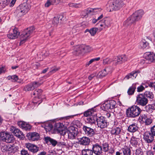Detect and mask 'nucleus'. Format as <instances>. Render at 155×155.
Masks as SVG:
<instances>
[{
  "mask_svg": "<svg viewBox=\"0 0 155 155\" xmlns=\"http://www.w3.org/2000/svg\"><path fill=\"white\" fill-rule=\"evenodd\" d=\"M141 109L136 105H133L128 108L126 110L127 117L130 118H135L140 115Z\"/></svg>",
  "mask_w": 155,
  "mask_h": 155,
  "instance_id": "nucleus-1",
  "label": "nucleus"
},
{
  "mask_svg": "<svg viewBox=\"0 0 155 155\" xmlns=\"http://www.w3.org/2000/svg\"><path fill=\"white\" fill-rule=\"evenodd\" d=\"M31 6L28 1L20 5L16 10V12L19 16H21L27 13L30 8Z\"/></svg>",
  "mask_w": 155,
  "mask_h": 155,
  "instance_id": "nucleus-2",
  "label": "nucleus"
},
{
  "mask_svg": "<svg viewBox=\"0 0 155 155\" xmlns=\"http://www.w3.org/2000/svg\"><path fill=\"white\" fill-rule=\"evenodd\" d=\"M35 28L33 27L28 28L24 30L20 35V44L24 43L33 33Z\"/></svg>",
  "mask_w": 155,
  "mask_h": 155,
  "instance_id": "nucleus-3",
  "label": "nucleus"
},
{
  "mask_svg": "<svg viewBox=\"0 0 155 155\" xmlns=\"http://www.w3.org/2000/svg\"><path fill=\"white\" fill-rule=\"evenodd\" d=\"M0 139L1 140L7 143H13L15 140L13 135L7 132H0Z\"/></svg>",
  "mask_w": 155,
  "mask_h": 155,
  "instance_id": "nucleus-4",
  "label": "nucleus"
},
{
  "mask_svg": "<svg viewBox=\"0 0 155 155\" xmlns=\"http://www.w3.org/2000/svg\"><path fill=\"white\" fill-rule=\"evenodd\" d=\"M92 50L91 48L89 46L78 45L76 47L73 53L74 55H78L83 52H88Z\"/></svg>",
  "mask_w": 155,
  "mask_h": 155,
  "instance_id": "nucleus-5",
  "label": "nucleus"
},
{
  "mask_svg": "<svg viewBox=\"0 0 155 155\" xmlns=\"http://www.w3.org/2000/svg\"><path fill=\"white\" fill-rule=\"evenodd\" d=\"M125 5L123 0H115L110 2V7L112 10L117 11Z\"/></svg>",
  "mask_w": 155,
  "mask_h": 155,
  "instance_id": "nucleus-6",
  "label": "nucleus"
},
{
  "mask_svg": "<svg viewBox=\"0 0 155 155\" xmlns=\"http://www.w3.org/2000/svg\"><path fill=\"white\" fill-rule=\"evenodd\" d=\"M78 134V129L73 126H71L66 130L65 135L67 134L68 138L73 139L75 138Z\"/></svg>",
  "mask_w": 155,
  "mask_h": 155,
  "instance_id": "nucleus-7",
  "label": "nucleus"
},
{
  "mask_svg": "<svg viewBox=\"0 0 155 155\" xmlns=\"http://www.w3.org/2000/svg\"><path fill=\"white\" fill-rule=\"evenodd\" d=\"M136 101L138 105L144 106L147 104L148 100L143 94H140L137 95Z\"/></svg>",
  "mask_w": 155,
  "mask_h": 155,
  "instance_id": "nucleus-8",
  "label": "nucleus"
},
{
  "mask_svg": "<svg viewBox=\"0 0 155 155\" xmlns=\"http://www.w3.org/2000/svg\"><path fill=\"white\" fill-rule=\"evenodd\" d=\"M96 122L98 127L101 128H104L107 126V122L106 118L103 116L97 117Z\"/></svg>",
  "mask_w": 155,
  "mask_h": 155,
  "instance_id": "nucleus-9",
  "label": "nucleus"
},
{
  "mask_svg": "<svg viewBox=\"0 0 155 155\" xmlns=\"http://www.w3.org/2000/svg\"><path fill=\"white\" fill-rule=\"evenodd\" d=\"M54 130H56L58 133L60 134L64 135L66 130L64 129V125L62 123H57L54 124Z\"/></svg>",
  "mask_w": 155,
  "mask_h": 155,
  "instance_id": "nucleus-10",
  "label": "nucleus"
},
{
  "mask_svg": "<svg viewBox=\"0 0 155 155\" xmlns=\"http://www.w3.org/2000/svg\"><path fill=\"white\" fill-rule=\"evenodd\" d=\"M127 60V58L125 55L118 56L113 58V60L115 62V65L121 64Z\"/></svg>",
  "mask_w": 155,
  "mask_h": 155,
  "instance_id": "nucleus-11",
  "label": "nucleus"
},
{
  "mask_svg": "<svg viewBox=\"0 0 155 155\" xmlns=\"http://www.w3.org/2000/svg\"><path fill=\"white\" fill-rule=\"evenodd\" d=\"M1 150L2 152L9 151L11 153L15 152L16 150V148L14 144H8L2 146Z\"/></svg>",
  "mask_w": 155,
  "mask_h": 155,
  "instance_id": "nucleus-12",
  "label": "nucleus"
},
{
  "mask_svg": "<svg viewBox=\"0 0 155 155\" xmlns=\"http://www.w3.org/2000/svg\"><path fill=\"white\" fill-rule=\"evenodd\" d=\"M144 57L149 62L151 63L155 62V54L153 52H146L144 54Z\"/></svg>",
  "mask_w": 155,
  "mask_h": 155,
  "instance_id": "nucleus-13",
  "label": "nucleus"
},
{
  "mask_svg": "<svg viewBox=\"0 0 155 155\" xmlns=\"http://www.w3.org/2000/svg\"><path fill=\"white\" fill-rule=\"evenodd\" d=\"M92 150L96 155H101L103 153L102 146L97 143L93 145Z\"/></svg>",
  "mask_w": 155,
  "mask_h": 155,
  "instance_id": "nucleus-14",
  "label": "nucleus"
},
{
  "mask_svg": "<svg viewBox=\"0 0 155 155\" xmlns=\"http://www.w3.org/2000/svg\"><path fill=\"white\" fill-rule=\"evenodd\" d=\"M143 139L147 143H152L154 140V136L150 132H145L143 135Z\"/></svg>",
  "mask_w": 155,
  "mask_h": 155,
  "instance_id": "nucleus-15",
  "label": "nucleus"
},
{
  "mask_svg": "<svg viewBox=\"0 0 155 155\" xmlns=\"http://www.w3.org/2000/svg\"><path fill=\"white\" fill-rule=\"evenodd\" d=\"M83 129L85 134L89 137H92L95 134V132L94 130L87 126L84 125L83 126Z\"/></svg>",
  "mask_w": 155,
  "mask_h": 155,
  "instance_id": "nucleus-16",
  "label": "nucleus"
},
{
  "mask_svg": "<svg viewBox=\"0 0 155 155\" xmlns=\"http://www.w3.org/2000/svg\"><path fill=\"white\" fill-rule=\"evenodd\" d=\"M100 26L104 27V28H107L110 27L111 24V20L107 18H104L101 21H99Z\"/></svg>",
  "mask_w": 155,
  "mask_h": 155,
  "instance_id": "nucleus-17",
  "label": "nucleus"
},
{
  "mask_svg": "<svg viewBox=\"0 0 155 155\" xmlns=\"http://www.w3.org/2000/svg\"><path fill=\"white\" fill-rule=\"evenodd\" d=\"M12 132L18 138L23 139L25 138V136L23 133L18 129L12 127Z\"/></svg>",
  "mask_w": 155,
  "mask_h": 155,
  "instance_id": "nucleus-18",
  "label": "nucleus"
},
{
  "mask_svg": "<svg viewBox=\"0 0 155 155\" xmlns=\"http://www.w3.org/2000/svg\"><path fill=\"white\" fill-rule=\"evenodd\" d=\"M26 147L31 152L36 153L38 150L39 148L35 145L30 143H26L25 144Z\"/></svg>",
  "mask_w": 155,
  "mask_h": 155,
  "instance_id": "nucleus-19",
  "label": "nucleus"
},
{
  "mask_svg": "<svg viewBox=\"0 0 155 155\" xmlns=\"http://www.w3.org/2000/svg\"><path fill=\"white\" fill-rule=\"evenodd\" d=\"M144 14L143 10H140L136 11L131 15L134 19H135L136 21L140 20L142 18Z\"/></svg>",
  "mask_w": 155,
  "mask_h": 155,
  "instance_id": "nucleus-20",
  "label": "nucleus"
},
{
  "mask_svg": "<svg viewBox=\"0 0 155 155\" xmlns=\"http://www.w3.org/2000/svg\"><path fill=\"white\" fill-rule=\"evenodd\" d=\"M28 139L32 141L37 140L40 138L39 134L36 132L29 133L27 134Z\"/></svg>",
  "mask_w": 155,
  "mask_h": 155,
  "instance_id": "nucleus-21",
  "label": "nucleus"
},
{
  "mask_svg": "<svg viewBox=\"0 0 155 155\" xmlns=\"http://www.w3.org/2000/svg\"><path fill=\"white\" fill-rule=\"evenodd\" d=\"M19 126L22 129L25 130H30L32 126L29 124L24 122L20 121L18 123Z\"/></svg>",
  "mask_w": 155,
  "mask_h": 155,
  "instance_id": "nucleus-22",
  "label": "nucleus"
},
{
  "mask_svg": "<svg viewBox=\"0 0 155 155\" xmlns=\"http://www.w3.org/2000/svg\"><path fill=\"white\" fill-rule=\"evenodd\" d=\"M110 71L109 68H106L104 70L100 71L97 74V78H102L107 74Z\"/></svg>",
  "mask_w": 155,
  "mask_h": 155,
  "instance_id": "nucleus-23",
  "label": "nucleus"
},
{
  "mask_svg": "<svg viewBox=\"0 0 155 155\" xmlns=\"http://www.w3.org/2000/svg\"><path fill=\"white\" fill-rule=\"evenodd\" d=\"M19 35L18 29L15 28L13 30L12 33L8 34L7 36L8 38L13 39L17 38Z\"/></svg>",
  "mask_w": 155,
  "mask_h": 155,
  "instance_id": "nucleus-24",
  "label": "nucleus"
},
{
  "mask_svg": "<svg viewBox=\"0 0 155 155\" xmlns=\"http://www.w3.org/2000/svg\"><path fill=\"white\" fill-rule=\"evenodd\" d=\"M148 39L147 38L146 39H143L140 43V46L141 49H143L149 47V43L148 42Z\"/></svg>",
  "mask_w": 155,
  "mask_h": 155,
  "instance_id": "nucleus-25",
  "label": "nucleus"
},
{
  "mask_svg": "<svg viewBox=\"0 0 155 155\" xmlns=\"http://www.w3.org/2000/svg\"><path fill=\"white\" fill-rule=\"evenodd\" d=\"M136 21L132 15L129 17L124 23V25L125 26H128L134 24Z\"/></svg>",
  "mask_w": 155,
  "mask_h": 155,
  "instance_id": "nucleus-26",
  "label": "nucleus"
},
{
  "mask_svg": "<svg viewBox=\"0 0 155 155\" xmlns=\"http://www.w3.org/2000/svg\"><path fill=\"white\" fill-rule=\"evenodd\" d=\"M90 142V140L89 138L87 137H83L79 139L78 143L81 145H88Z\"/></svg>",
  "mask_w": 155,
  "mask_h": 155,
  "instance_id": "nucleus-27",
  "label": "nucleus"
},
{
  "mask_svg": "<svg viewBox=\"0 0 155 155\" xmlns=\"http://www.w3.org/2000/svg\"><path fill=\"white\" fill-rule=\"evenodd\" d=\"M41 126L44 127L46 131H50L53 128L52 123L50 122H47L43 124Z\"/></svg>",
  "mask_w": 155,
  "mask_h": 155,
  "instance_id": "nucleus-28",
  "label": "nucleus"
},
{
  "mask_svg": "<svg viewBox=\"0 0 155 155\" xmlns=\"http://www.w3.org/2000/svg\"><path fill=\"white\" fill-rule=\"evenodd\" d=\"M44 139L46 143H48L49 142H50V144H51L54 147L58 143V142L56 140L49 137H45Z\"/></svg>",
  "mask_w": 155,
  "mask_h": 155,
  "instance_id": "nucleus-29",
  "label": "nucleus"
},
{
  "mask_svg": "<svg viewBox=\"0 0 155 155\" xmlns=\"http://www.w3.org/2000/svg\"><path fill=\"white\" fill-rule=\"evenodd\" d=\"M97 117L95 116H92L87 117L86 120V122L88 124L92 125L95 123L96 121Z\"/></svg>",
  "mask_w": 155,
  "mask_h": 155,
  "instance_id": "nucleus-30",
  "label": "nucleus"
},
{
  "mask_svg": "<svg viewBox=\"0 0 155 155\" xmlns=\"http://www.w3.org/2000/svg\"><path fill=\"white\" fill-rule=\"evenodd\" d=\"M139 71L138 70L133 71L126 76L125 78L127 79L130 78H132V79H134L136 77L138 74L139 73Z\"/></svg>",
  "mask_w": 155,
  "mask_h": 155,
  "instance_id": "nucleus-31",
  "label": "nucleus"
},
{
  "mask_svg": "<svg viewBox=\"0 0 155 155\" xmlns=\"http://www.w3.org/2000/svg\"><path fill=\"white\" fill-rule=\"evenodd\" d=\"M138 127L135 124H132L128 127L127 130L130 132L134 133L137 131Z\"/></svg>",
  "mask_w": 155,
  "mask_h": 155,
  "instance_id": "nucleus-32",
  "label": "nucleus"
},
{
  "mask_svg": "<svg viewBox=\"0 0 155 155\" xmlns=\"http://www.w3.org/2000/svg\"><path fill=\"white\" fill-rule=\"evenodd\" d=\"M146 110L147 112H150L155 110V100L153 101V103L149 104L146 107Z\"/></svg>",
  "mask_w": 155,
  "mask_h": 155,
  "instance_id": "nucleus-33",
  "label": "nucleus"
},
{
  "mask_svg": "<svg viewBox=\"0 0 155 155\" xmlns=\"http://www.w3.org/2000/svg\"><path fill=\"white\" fill-rule=\"evenodd\" d=\"M137 84H133L130 87L127 91V93L129 95H133L135 91Z\"/></svg>",
  "mask_w": 155,
  "mask_h": 155,
  "instance_id": "nucleus-34",
  "label": "nucleus"
},
{
  "mask_svg": "<svg viewBox=\"0 0 155 155\" xmlns=\"http://www.w3.org/2000/svg\"><path fill=\"white\" fill-rule=\"evenodd\" d=\"M82 155H93V151L91 149L85 148L82 150Z\"/></svg>",
  "mask_w": 155,
  "mask_h": 155,
  "instance_id": "nucleus-35",
  "label": "nucleus"
},
{
  "mask_svg": "<svg viewBox=\"0 0 155 155\" xmlns=\"http://www.w3.org/2000/svg\"><path fill=\"white\" fill-rule=\"evenodd\" d=\"M144 96L150 99H152L154 98V94L153 92L150 91H146L144 94Z\"/></svg>",
  "mask_w": 155,
  "mask_h": 155,
  "instance_id": "nucleus-36",
  "label": "nucleus"
},
{
  "mask_svg": "<svg viewBox=\"0 0 155 155\" xmlns=\"http://www.w3.org/2000/svg\"><path fill=\"white\" fill-rule=\"evenodd\" d=\"M109 104L108 101L105 102L101 105V108L104 110L107 111L110 109Z\"/></svg>",
  "mask_w": 155,
  "mask_h": 155,
  "instance_id": "nucleus-37",
  "label": "nucleus"
},
{
  "mask_svg": "<svg viewBox=\"0 0 155 155\" xmlns=\"http://www.w3.org/2000/svg\"><path fill=\"white\" fill-rule=\"evenodd\" d=\"M93 8H89L85 10L84 11L82 12L81 13L82 15H83L84 16L89 14L93 15Z\"/></svg>",
  "mask_w": 155,
  "mask_h": 155,
  "instance_id": "nucleus-38",
  "label": "nucleus"
},
{
  "mask_svg": "<svg viewBox=\"0 0 155 155\" xmlns=\"http://www.w3.org/2000/svg\"><path fill=\"white\" fill-rule=\"evenodd\" d=\"M124 155H133L131 153V151L130 148L125 147L122 149Z\"/></svg>",
  "mask_w": 155,
  "mask_h": 155,
  "instance_id": "nucleus-39",
  "label": "nucleus"
},
{
  "mask_svg": "<svg viewBox=\"0 0 155 155\" xmlns=\"http://www.w3.org/2000/svg\"><path fill=\"white\" fill-rule=\"evenodd\" d=\"M94 112V110L93 108L89 109L84 112V116L86 117L90 116L93 114Z\"/></svg>",
  "mask_w": 155,
  "mask_h": 155,
  "instance_id": "nucleus-40",
  "label": "nucleus"
},
{
  "mask_svg": "<svg viewBox=\"0 0 155 155\" xmlns=\"http://www.w3.org/2000/svg\"><path fill=\"white\" fill-rule=\"evenodd\" d=\"M120 127H117L116 128L112 129L111 131V133L112 134L117 135L119 134L121 132Z\"/></svg>",
  "mask_w": 155,
  "mask_h": 155,
  "instance_id": "nucleus-41",
  "label": "nucleus"
},
{
  "mask_svg": "<svg viewBox=\"0 0 155 155\" xmlns=\"http://www.w3.org/2000/svg\"><path fill=\"white\" fill-rule=\"evenodd\" d=\"M139 140V139L133 137L131 139L130 143L133 146H135L138 144Z\"/></svg>",
  "mask_w": 155,
  "mask_h": 155,
  "instance_id": "nucleus-42",
  "label": "nucleus"
},
{
  "mask_svg": "<svg viewBox=\"0 0 155 155\" xmlns=\"http://www.w3.org/2000/svg\"><path fill=\"white\" fill-rule=\"evenodd\" d=\"M33 85L31 83L30 84L27 85L24 87V90L26 91H29L34 90V87H33Z\"/></svg>",
  "mask_w": 155,
  "mask_h": 155,
  "instance_id": "nucleus-43",
  "label": "nucleus"
},
{
  "mask_svg": "<svg viewBox=\"0 0 155 155\" xmlns=\"http://www.w3.org/2000/svg\"><path fill=\"white\" fill-rule=\"evenodd\" d=\"M109 145L107 143H104L102 144V151H103L105 152H107L109 150Z\"/></svg>",
  "mask_w": 155,
  "mask_h": 155,
  "instance_id": "nucleus-44",
  "label": "nucleus"
},
{
  "mask_svg": "<svg viewBox=\"0 0 155 155\" xmlns=\"http://www.w3.org/2000/svg\"><path fill=\"white\" fill-rule=\"evenodd\" d=\"M110 106V109H114L116 107V103L114 100L108 101Z\"/></svg>",
  "mask_w": 155,
  "mask_h": 155,
  "instance_id": "nucleus-45",
  "label": "nucleus"
},
{
  "mask_svg": "<svg viewBox=\"0 0 155 155\" xmlns=\"http://www.w3.org/2000/svg\"><path fill=\"white\" fill-rule=\"evenodd\" d=\"M42 92V90L41 89H36L34 91L33 94L34 95H36L39 98L41 95Z\"/></svg>",
  "mask_w": 155,
  "mask_h": 155,
  "instance_id": "nucleus-46",
  "label": "nucleus"
},
{
  "mask_svg": "<svg viewBox=\"0 0 155 155\" xmlns=\"http://www.w3.org/2000/svg\"><path fill=\"white\" fill-rule=\"evenodd\" d=\"M7 78L8 80H11L12 81L14 82L17 81L18 79V77L15 75L8 76Z\"/></svg>",
  "mask_w": 155,
  "mask_h": 155,
  "instance_id": "nucleus-47",
  "label": "nucleus"
},
{
  "mask_svg": "<svg viewBox=\"0 0 155 155\" xmlns=\"http://www.w3.org/2000/svg\"><path fill=\"white\" fill-rule=\"evenodd\" d=\"M113 61V58L110 59L107 58L103 60V64H110L112 61Z\"/></svg>",
  "mask_w": 155,
  "mask_h": 155,
  "instance_id": "nucleus-48",
  "label": "nucleus"
},
{
  "mask_svg": "<svg viewBox=\"0 0 155 155\" xmlns=\"http://www.w3.org/2000/svg\"><path fill=\"white\" fill-rule=\"evenodd\" d=\"M59 22V18L58 16L55 17L54 18L52 23L54 25L56 26Z\"/></svg>",
  "mask_w": 155,
  "mask_h": 155,
  "instance_id": "nucleus-49",
  "label": "nucleus"
},
{
  "mask_svg": "<svg viewBox=\"0 0 155 155\" xmlns=\"http://www.w3.org/2000/svg\"><path fill=\"white\" fill-rule=\"evenodd\" d=\"M98 30L97 28H94L90 29V33L92 36L94 35Z\"/></svg>",
  "mask_w": 155,
  "mask_h": 155,
  "instance_id": "nucleus-50",
  "label": "nucleus"
},
{
  "mask_svg": "<svg viewBox=\"0 0 155 155\" xmlns=\"http://www.w3.org/2000/svg\"><path fill=\"white\" fill-rule=\"evenodd\" d=\"M147 117L145 114L141 115L140 116L138 120L140 121H142L144 122L145 121L146 119H147Z\"/></svg>",
  "mask_w": 155,
  "mask_h": 155,
  "instance_id": "nucleus-51",
  "label": "nucleus"
},
{
  "mask_svg": "<svg viewBox=\"0 0 155 155\" xmlns=\"http://www.w3.org/2000/svg\"><path fill=\"white\" fill-rule=\"evenodd\" d=\"M70 7L75 8H78L80 6V4H75L74 3H70L68 4Z\"/></svg>",
  "mask_w": 155,
  "mask_h": 155,
  "instance_id": "nucleus-52",
  "label": "nucleus"
},
{
  "mask_svg": "<svg viewBox=\"0 0 155 155\" xmlns=\"http://www.w3.org/2000/svg\"><path fill=\"white\" fill-rule=\"evenodd\" d=\"M135 154L136 155H143V152L140 148H138L136 150Z\"/></svg>",
  "mask_w": 155,
  "mask_h": 155,
  "instance_id": "nucleus-53",
  "label": "nucleus"
},
{
  "mask_svg": "<svg viewBox=\"0 0 155 155\" xmlns=\"http://www.w3.org/2000/svg\"><path fill=\"white\" fill-rule=\"evenodd\" d=\"M10 2V0H1L0 4L2 3L3 6L4 7L7 5Z\"/></svg>",
  "mask_w": 155,
  "mask_h": 155,
  "instance_id": "nucleus-54",
  "label": "nucleus"
},
{
  "mask_svg": "<svg viewBox=\"0 0 155 155\" xmlns=\"http://www.w3.org/2000/svg\"><path fill=\"white\" fill-rule=\"evenodd\" d=\"M53 5L54 4L52 0H48L45 4V6L48 7L51 5Z\"/></svg>",
  "mask_w": 155,
  "mask_h": 155,
  "instance_id": "nucleus-55",
  "label": "nucleus"
},
{
  "mask_svg": "<svg viewBox=\"0 0 155 155\" xmlns=\"http://www.w3.org/2000/svg\"><path fill=\"white\" fill-rule=\"evenodd\" d=\"M137 91L140 92L142 91L145 89V87L142 85H141L137 88Z\"/></svg>",
  "mask_w": 155,
  "mask_h": 155,
  "instance_id": "nucleus-56",
  "label": "nucleus"
},
{
  "mask_svg": "<svg viewBox=\"0 0 155 155\" xmlns=\"http://www.w3.org/2000/svg\"><path fill=\"white\" fill-rule=\"evenodd\" d=\"M152 122V120L151 119L148 117H147V119H146L145 121H144V123H145L146 125H149L151 124V123Z\"/></svg>",
  "mask_w": 155,
  "mask_h": 155,
  "instance_id": "nucleus-57",
  "label": "nucleus"
},
{
  "mask_svg": "<svg viewBox=\"0 0 155 155\" xmlns=\"http://www.w3.org/2000/svg\"><path fill=\"white\" fill-rule=\"evenodd\" d=\"M93 15L96 13L100 12L102 10V9L100 8H93Z\"/></svg>",
  "mask_w": 155,
  "mask_h": 155,
  "instance_id": "nucleus-58",
  "label": "nucleus"
},
{
  "mask_svg": "<svg viewBox=\"0 0 155 155\" xmlns=\"http://www.w3.org/2000/svg\"><path fill=\"white\" fill-rule=\"evenodd\" d=\"M32 84H33V87H34V89L35 88L38 87L41 85V84L39 83L38 82H34L32 83H31Z\"/></svg>",
  "mask_w": 155,
  "mask_h": 155,
  "instance_id": "nucleus-59",
  "label": "nucleus"
},
{
  "mask_svg": "<svg viewBox=\"0 0 155 155\" xmlns=\"http://www.w3.org/2000/svg\"><path fill=\"white\" fill-rule=\"evenodd\" d=\"M21 155H29L28 151L23 149L21 151Z\"/></svg>",
  "mask_w": 155,
  "mask_h": 155,
  "instance_id": "nucleus-60",
  "label": "nucleus"
},
{
  "mask_svg": "<svg viewBox=\"0 0 155 155\" xmlns=\"http://www.w3.org/2000/svg\"><path fill=\"white\" fill-rule=\"evenodd\" d=\"M66 140H63L62 141H61L60 142H58V144L59 145H62L64 146H67V143L66 142Z\"/></svg>",
  "mask_w": 155,
  "mask_h": 155,
  "instance_id": "nucleus-61",
  "label": "nucleus"
},
{
  "mask_svg": "<svg viewBox=\"0 0 155 155\" xmlns=\"http://www.w3.org/2000/svg\"><path fill=\"white\" fill-rule=\"evenodd\" d=\"M97 74H96V73L94 72L93 73L91 74L88 77V79L89 80H91L94 78L95 76H97Z\"/></svg>",
  "mask_w": 155,
  "mask_h": 155,
  "instance_id": "nucleus-62",
  "label": "nucleus"
},
{
  "mask_svg": "<svg viewBox=\"0 0 155 155\" xmlns=\"http://www.w3.org/2000/svg\"><path fill=\"white\" fill-rule=\"evenodd\" d=\"M151 133L154 136H155V125L152 127L150 129Z\"/></svg>",
  "mask_w": 155,
  "mask_h": 155,
  "instance_id": "nucleus-63",
  "label": "nucleus"
},
{
  "mask_svg": "<svg viewBox=\"0 0 155 155\" xmlns=\"http://www.w3.org/2000/svg\"><path fill=\"white\" fill-rule=\"evenodd\" d=\"M58 70H59L58 68H57L56 67L52 68H51V70L50 71V73H54L55 72H56V71H58Z\"/></svg>",
  "mask_w": 155,
  "mask_h": 155,
  "instance_id": "nucleus-64",
  "label": "nucleus"
}]
</instances>
